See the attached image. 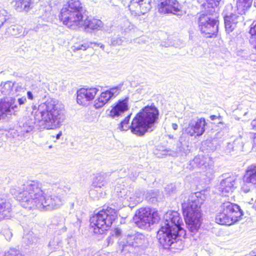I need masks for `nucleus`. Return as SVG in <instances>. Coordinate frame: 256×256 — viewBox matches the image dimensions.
I'll use <instances>...</instances> for the list:
<instances>
[{
  "instance_id": "50",
  "label": "nucleus",
  "mask_w": 256,
  "mask_h": 256,
  "mask_svg": "<svg viewBox=\"0 0 256 256\" xmlns=\"http://www.w3.org/2000/svg\"><path fill=\"white\" fill-rule=\"evenodd\" d=\"M172 128L174 130H176L178 129V124H175V123L172 124Z\"/></svg>"
},
{
  "instance_id": "52",
  "label": "nucleus",
  "mask_w": 256,
  "mask_h": 256,
  "mask_svg": "<svg viewBox=\"0 0 256 256\" xmlns=\"http://www.w3.org/2000/svg\"><path fill=\"white\" fill-rule=\"evenodd\" d=\"M253 142H254V146H256V133L254 134V136L253 138Z\"/></svg>"
},
{
  "instance_id": "22",
  "label": "nucleus",
  "mask_w": 256,
  "mask_h": 256,
  "mask_svg": "<svg viewBox=\"0 0 256 256\" xmlns=\"http://www.w3.org/2000/svg\"><path fill=\"white\" fill-rule=\"evenodd\" d=\"M243 20L242 14H240L238 13L237 14H231L230 16H226L224 17V24L227 32H232L236 28L237 24Z\"/></svg>"
},
{
  "instance_id": "35",
  "label": "nucleus",
  "mask_w": 256,
  "mask_h": 256,
  "mask_svg": "<svg viewBox=\"0 0 256 256\" xmlns=\"http://www.w3.org/2000/svg\"><path fill=\"white\" fill-rule=\"evenodd\" d=\"M92 44V42H86L81 44L75 45L72 48V50L74 52H76L80 50H86L90 46V45Z\"/></svg>"
},
{
  "instance_id": "54",
  "label": "nucleus",
  "mask_w": 256,
  "mask_h": 256,
  "mask_svg": "<svg viewBox=\"0 0 256 256\" xmlns=\"http://www.w3.org/2000/svg\"><path fill=\"white\" fill-rule=\"evenodd\" d=\"M62 135V134L61 132H60L59 134H58L57 135H56V138L57 140L59 139L60 136H61Z\"/></svg>"
},
{
  "instance_id": "26",
  "label": "nucleus",
  "mask_w": 256,
  "mask_h": 256,
  "mask_svg": "<svg viewBox=\"0 0 256 256\" xmlns=\"http://www.w3.org/2000/svg\"><path fill=\"white\" fill-rule=\"evenodd\" d=\"M108 184L106 176L104 174H98L96 176L92 181V186L94 188H102Z\"/></svg>"
},
{
  "instance_id": "3",
  "label": "nucleus",
  "mask_w": 256,
  "mask_h": 256,
  "mask_svg": "<svg viewBox=\"0 0 256 256\" xmlns=\"http://www.w3.org/2000/svg\"><path fill=\"white\" fill-rule=\"evenodd\" d=\"M182 224V219L177 212L168 211L164 215L157 238L164 248L174 245L185 236L186 231L181 227Z\"/></svg>"
},
{
  "instance_id": "25",
  "label": "nucleus",
  "mask_w": 256,
  "mask_h": 256,
  "mask_svg": "<svg viewBox=\"0 0 256 256\" xmlns=\"http://www.w3.org/2000/svg\"><path fill=\"white\" fill-rule=\"evenodd\" d=\"M11 204L6 200L0 198V220L10 216Z\"/></svg>"
},
{
  "instance_id": "8",
  "label": "nucleus",
  "mask_w": 256,
  "mask_h": 256,
  "mask_svg": "<svg viewBox=\"0 0 256 256\" xmlns=\"http://www.w3.org/2000/svg\"><path fill=\"white\" fill-rule=\"evenodd\" d=\"M242 215V211L238 206L226 202L220 206L216 221L220 224L230 226L238 221Z\"/></svg>"
},
{
  "instance_id": "45",
  "label": "nucleus",
  "mask_w": 256,
  "mask_h": 256,
  "mask_svg": "<svg viewBox=\"0 0 256 256\" xmlns=\"http://www.w3.org/2000/svg\"><path fill=\"white\" fill-rule=\"evenodd\" d=\"M97 190H91L90 192V194L92 196V198H99V196H93L95 193H96V192Z\"/></svg>"
},
{
  "instance_id": "13",
  "label": "nucleus",
  "mask_w": 256,
  "mask_h": 256,
  "mask_svg": "<svg viewBox=\"0 0 256 256\" xmlns=\"http://www.w3.org/2000/svg\"><path fill=\"white\" fill-rule=\"evenodd\" d=\"M151 8V0H130L128 8L134 16L144 15Z\"/></svg>"
},
{
  "instance_id": "28",
  "label": "nucleus",
  "mask_w": 256,
  "mask_h": 256,
  "mask_svg": "<svg viewBox=\"0 0 256 256\" xmlns=\"http://www.w3.org/2000/svg\"><path fill=\"white\" fill-rule=\"evenodd\" d=\"M40 2L43 4H41L42 6L44 8L42 9V10L45 11L44 14H43L42 16V18L46 22H48L50 20V16L51 14V1L52 0H40Z\"/></svg>"
},
{
  "instance_id": "58",
  "label": "nucleus",
  "mask_w": 256,
  "mask_h": 256,
  "mask_svg": "<svg viewBox=\"0 0 256 256\" xmlns=\"http://www.w3.org/2000/svg\"><path fill=\"white\" fill-rule=\"evenodd\" d=\"M254 4L255 5V6L256 7V2H254Z\"/></svg>"
},
{
  "instance_id": "17",
  "label": "nucleus",
  "mask_w": 256,
  "mask_h": 256,
  "mask_svg": "<svg viewBox=\"0 0 256 256\" xmlns=\"http://www.w3.org/2000/svg\"><path fill=\"white\" fill-rule=\"evenodd\" d=\"M121 88V86H118L102 92L94 100V106L95 108L98 109L104 106L111 98L118 95Z\"/></svg>"
},
{
  "instance_id": "30",
  "label": "nucleus",
  "mask_w": 256,
  "mask_h": 256,
  "mask_svg": "<svg viewBox=\"0 0 256 256\" xmlns=\"http://www.w3.org/2000/svg\"><path fill=\"white\" fill-rule=\"evenodd\" d=\"M124 199L130 202V207H134L136 204L139 203V200L137 199L134 192H128L124 195Z\"/></svg>"
},
{
  "instance_id": "38",
  "label": "nucleus",
  "mask_w": 256,
  "mask_h": 256,
  "mask_svg": "<svg viewBox=\"0 0 256 256\" xmlns=\"http://www.w3.org/2000/svg\"><path fill=\"white\" fill-rule=\"evenodd\" d=\"M240 140H241V138H240L239 139H237V140H234L232 142L228 143L226 150L228 152H230L232 150H234V145H236V143H238V142Z\"/></svg>"
},
{
  "instance_id": "5",
  "label": "nucleus",
  "mask_w": 256,
  "mask_h": 256,
  "mask_svg": "<svg viewBox=\"0 0 256 256\" xmlns=\"http://www.w3.org/2000/svg\"><path fill=\"white\" fill-rule=\"evenodd\" d=\"M158 111L154 106H145L132 120V132L138 136H142L146 132H152L158 119Z\"/></svg>"
},
{
  "instance_id": "20",
  "label": "nucleus",
  "mask_w": 256,
  "mask_h": 256,
  "mask_svg": "<svg viewBox=\"0 0 256 256\" xmlns=\"http://www.w3.org/2000/svg\"><path fill=\"white\" fill-rule=\"evenodd\" d=\"M78 22H80V24L74 26L72 29L75 30L78 28L84 27L86 30H101L104 26V24L100 20L87 18L84 16H82V20H80Z\"/></svg>"
},
{
  "instance_id": "44",
  "label": "nucleus",
  "mask_w": 256,
  "mask_h": 256,
  "mask_svg": "<svg viewBox=\"0 0 256 256\" xmlns=\"http://www.w3.org/2000/svg\"><path fill=\"white\" fill-rule=\"evenodd\" d=\"M139 173V172H132L131 178H132V180H134L138 176Z\"/></svg>"
},
{
  "instance_id": "42",
  "label": "nucleus",
  "mask_w": 256,
  "mask_h": 256,
  "mask_svg": "<svg viewBox=\"0 0 256 256\" xmlns=\"http://www.w3.org/2000/svg\"><path fill=\"white\" fill-rule=\"evenodd\" d=\"M122 42L123 41H122V39L120 38H114L112 40V44L113 46H119V45L122 44Z\"/></svg>"
},
{
  "instance_id": "43",
  "label": "nucleus",
  "mask_w": 256,
  "mask_h": 256,
  "mask_svg": "<svg viewBox=\"0 0 256 256\" xmlns=\"http://www.w3.org/2000/svg\"><path fill=\"white\" fill-rule=\"evenodd\" d=\"M26 101V98L22 97L18 99V102L20 105L24 104Z\"/></svg>"
},
{
  "instance_id": "18",
  "label": "nucleus",
  "mask_w": 256,
  "mask_h": 256,
  "mask_svg": "<svg viewBox=\"0 0 256 256\" xmlns=\"http://www.w3.org/2000/svg\"><path fill=\"white\" fill-rule=\"evenodd\" d=\"M158 11L161 14H177L180 11V6L176 0H158Z\"/></svg>"
},
{
  "instance_id": "16",
  "label": "nucleus",
  "mask_w": 256,
  "mask_h": 256,
  "mask_svg": "<svg viewBox=\"0 0 256 256\" xmlns=\"http://www.w3.org/2000/svg\"><path fill=\"white\" fill-rule=\"evenodd\" d=\"M14 103L15 100L11 97L0 100V120L8 118L17 112L18 108Z\"/></svg>"
},
{
  "instance_id": "51",
  "label": "nucleus",
  "mask_w": 256,
  "mask_h": 256,
  "mask_svg": "<svg viewBox=\"0 0 256 256\" xmlns=\"http://www.w3.org/2000/svg\"><path fill=\"white\" fill-rule=\"evenodd\" d=\"M38 240V238L36 236H34V238H32V240L31 241H30V242L32 244V243H34V242H36Z\"/></svg>"
},
{
  "instance_id": "15",
  "label": "nucleus",
  "mask_w": 256,
  "mask_h": 256,
  "mask_svg": "<svg viewBox=\"0 0 256 256\" xmlns=\"http://www.w3.org/2000/svg\"><path fill=\"white\" fill-rule=\"evenodd\" d=\"M206 122L204 118H195L192 119L185 128V132L190 136H200L205 131Z\"/></svg>"
},
{
  "instance_id": "32",
  "label": "nucleus",
  "mask_w": 256,
  "mask_h": 256,
  "mask_svg": "<svg viewBox=\"0 0 256 256\" xmlns=\"http://www.w3.org/2000/svg\"><path fill=\"white\" fill-rule=\"evenodd\" d=\"M131 114H128L120 124L119 128L120 130H127L129 128L131 130V124L129 125V121L131 116Z\"/></svg>"
},
{
  "instance_id": "29",
  "label": "nucleus",
  "mask_w": 256,
  "mask_h": 256,
  "mask_svg": "<svg viewBox=\"0 0 256 256\" xmlns=\"http://www.w3.org/2000/svg\"><path fill=\"white\" fill-rule=\"evenodd\" d=\"M76 100L77 102L82 106H87L90 102L84 92V88H82L78 90Z\"/></svg>"
},
{
  "instance_id": "9",
  "label": "nucleus",
  "mask_w": 256,
  "mask_h": 256,
  "mask_svg": "<svg viewBox=\"0 0 256 256\" xmlns=\"http://www.w3.org/2000/svg\"><path fill=\"white\" fill-rule=\"evenodd\" d=\"M148 244L146 238L142 234L132 232L127 234L124 238L118 242V250L122 252L128 250V247L145 248Z\"/></svg>"
},
{
  "instance_id": "55",
  "label": "nucleus",
  "mask_w": 256,
  "mask_h": 256,
  "mask_svg": "<svg viewBox=\"0 0 256 256\" xmlns=\"http://www.w3.org/2000/svg\"><path fill=\"white\" fill-rule=\"evenodd\" d=\"M120 230H116V234L117 235H118V234H120Z\"/></svg>"
},
{
  "instance_id": "33",
  "label": "nucleus",
  "mask_w": 256,
  "mask_h": 256,
  "mask_svg": "<svg viewBox=\"0 0 256 256\" xmlns=\"http://www.w3.org/2000/svg\"><path fill=\"white\" fill-rule=\"evenodd\" d=\"M0 233L3 234L8 240H10L12 236V234L7 225L2 226V229L0 230Z\"/></svg>"
},
{
  "instance_id": "36",
  "label": "nucleus",
  "mask_w": 256,
  "mask_h": 256,
  "mask_svg": "<svg viewBox=\"0 0 256 256\" xmlns=\"http://www.w3.org/2000/svg\"><path fill=\"white\" fill-rule=\"evenodd\" d=\"M121 28L124 32H127L134 28V26L128 20H124Z\"/></svg>"
},
{
  "instance_id": "2",
  "label": "nucleus",
  "mask_w": 256,
  "mask_h": 256,
  "mask_svg": "<svg viewBox=\"0 0 256 256\" xmlns=\"http://www.w3.org/2000/svg\"><path fill=\"white\" fill-rule=\"evenodd\" d=\"M22 207L28 210L38 208L41 210H52L60 208L64 202L66 190L58 188L46 198L42 190L41 184L38 181L30 180L10 190Z\"/></svg>"
},
{
  "instance_id": "49",
  "label": "nucleus",
  "mask_w": 256,
  "mask_h": 256,
  "mask_svg": "<svg viewBox=\"0 0 256 256\" xmlns=\"http://www.w3.org/2000/svg\"><path fill=\"white\" fill-rule=\"evenodd\" d=\"M250 124L252 128L256 130V118L252 120Z\"/></svg>"
},
{
  "instance_id": "34",
  "label": "nucleus",
  "mask_w": 256,
  "mask_h": 256,
  "mask_svg": "<svg viewBox=\"0 0 256 256\" xmlns=\"http://www.w3.org/2000/svg\"><path fill=\"white\" fill-rule=\"evenodd\" d=\"M98 90V89L96 88H84V92L86 94L87 96L89 98L90 101L92 100L94 98Z\"/></svg>"
},
{
  "instance_id": "23",
  "label": "nucleus",
  "mask_w": 256,
  "mask_h": 256,
  "mask_svg": "<svg viewBox=\"0 0 256 256\" xmlns=\"http://www.w3.org/2000/svg\"><path fill=\"white\" fill-rule=\"evenodd\" d=\"M128 109L127 100H119L111 110L110 116L114 118H118L122 116Z\"/></svg>"
},
{
  "instance_id": "41",
  "label": "nucleus",
  "mask_w": 256,
  "mask_h": 256,
  "mask_svg": "<svg viewBox=\"0 0 256 256\" xmlns=\"http://www.w3.org/2000/svg\"><path fill=\"white\" fill-rule=\"evenodd\" d=\"M134 194L137 199L139 200V202H140L143 198V196L144 194L143 192L140 190H136Z\"/></svg>"
},
{
  "instance_id": "47",
  "label": "nucleus",
  "mask_w": 256,
  "mask_h": 256,
  "mask_svg": "<svg viewBox=\"0 0 256 256\" xmlns=\"http://www.w3.org/2000/svg\"><path fill=\"white\" fill-rule=\"evenodd\" d=\"M252 26V28H250V32H256V22L255 24L254 22Z\"/></svg>"
},
{
  "instance_id": "48",
  "label": "nucleus",
  "mask_w": 256,
  "mask_h": 256,
  "mask_svg": "<svg viewBox=\"0 0 256 256\" xmlns=\"http://www.w3.org/2000/svg\"><path fill=\"white\" fill-rule=\"evenodd\" d=\"M166 190L168 191V192H170V190H171V192H172L174 190V186L171 184L170 185H168L167 188H166Z\"/></svg>"
},
{
  "instance_id": "4",
  "label": "nucleus",
  "mask_w": 256,
  "mask_h": 256,
  "mask_svg": "<svg viewBox=\"0 0 256 256\" xmlns=\"http://www.w3.org/2000/svg\"><path fill=\"white\" fill-rule=\"evenodd\" d=\"M200 192L190 195L186 202L182 204L183 214L187 228L190 232L195 234L202 223L200 206L203 200Z\"/></svg>"
},
{
  "instance_id": "19",
  "label": "nucleus",
  "mask_w": 256,
  "mask_h": 256,
  "mask_svg": "<svg viewBox=\"0 0 256 256\" xmlns=\"http://www.w3.org/2000/svg\"><path fill=\"white\" fill-rule=\"evenodd\" d=\"M23 90L22 84L8 81L2 82L0 85V96H18Z\"/></svg>"
},
{
  "instance_id": "10",
  "label": "nucleus",
  "mask_w": 256,
  "mask_h": 256,
  "mask_svg": "<svg viewBox=\"0 0 256 256\" xmlns=\"http://www.w3.org/2000/svg\"><path fill=\"white\" fill-rule=\"evenodd\" d=\"M198 28L202 35L206 38L216 36L218 31L217 21L210 14H201L198 20Z\"/></svg>"
},
{
  "instance_id": "21",
  "label": "nucleus",
  "mask_w": 256,
  "mask_h": 256,
  "mask_svg": "<svg viewBox=\"0 0 256 256\" xmlns=\"http://www.w3.org/2000/svg\"><path fill=\"white\" fill-rule=\"evenodd\" d=\"M236 178L234 176H228L220 180L218 186V190L225 196L232 193L234 189Z\"/></svg>"
},
{
  "instance_id": "1",
  "label": "nucleus",
  "mask_w": 256,
  "mask_h": 256,
  "mask_svg": "<svg viewBox=\"0 0 256 256\" xmlns=\"http://www.w3.org/2000/svg\"><path fill=\"white\" fill-rule=\"evenodd\" d=\"M32 110L34 119L26 116L20 123L17 130L21 138H26L31 134L36 122L38 123V129L54 130L60 128L66 118L64 105L52 98L48 99L38 106L32 105Z\"/></svg>"
},
{
  "instance_id": "6",
  "label": "nucleus",
  "mask_w": 256,
  "mask_h": 256,
  "mask_svg": "<svg viewBox=\"0 0 256 256\" xmlns=\"http://www.w3.org/2000/svg\"><path fill=\"white\" fill-rule=\"evenodd\" d=\"M82 7L79 0H70L62 8L60 16V20L68 28H72L82 20Z\"/></svg>"
},
{
  "instance_id": "27",
  "label": "nucleus",
  "mask_w": 256,
  "mask_h": 256,
  "mask_svg": "<svg viewBox=\"0 0 256 256\" xmlns=\"http://www.w3.org/2000/svg\"><path fill=\"white\" fill-rule=\"evenodd\" d=\"M252 0H236V8L238 14H244L252 4Z\"/></svg>"
},
{
  "instance_id": "39",
  "label": "nucleus",
  "mask_w": 256,
  "mask_h": 256,
  "mask_svg": "<svg viewBox=\"0 0 256 256\" xmlns=\"http://www.w3.org/2000/svg\"><path fill=\"white\" fill-rule=\"evenodd\" d=\"M251 36L250 38V43L251 46L256 49V32H250Z\"/></svg>"
},
{
  "instance_id": "7",
  "label": "nucleus",
  "mask_w": 256,
  "mask_h": 256,
  "mask_svg": "<svg viewBox=\"0 0 256 256\" xmlns=\"http://www.w3.org/2000/svg\"><path fill=\"white\" fill-rule=\"evenodd\" d=\"M116 212L112 208L102 210L90 218V226L95 234H102L110 227L116 218Z\"/></svg>"
},
{
  "instance_id": "31",
  "label": "nucleus",
  "mask_w": 256,
  "mask_h": 256,
  "mask_svg": "<svg viewBox=\"0 0 256 256\" xmlns=\"http://www.w3.org/2000/svg\"><path fill=\"white\" fill-rule=\"evenodd\" d=\"M22 28L18 25H13L9 27L6 30V32L12 36H17L22 33Z\"/></svg>"
},
{
  "instance_id": "40",
  "label": "nucleus",
  "mask_w": 256,
  "mask_h": 256,
  "mask_svg": "<svg viewBox=\"0 0 256 256\" xmlns=\"http://www.w3.org/2000/svg\"><path fill=\"white\" fill-rule=\"evenodd\" d=\"M208 7L214 8L218 6L221 0H206Z\"/></svg>"
},
{
  "instance_id": "14",
  "label": "nucleus",
  "mask_w": 256,
  "mask_h": 256,
  "mask_svg": "<svg viewBox=\"0 0 256 256\" xmlns=\"http://www.w3.org/2000/svg\"><path fill=\"white\" fill-rule=\"evenodd\" d=\"M241 190L244 193L250 191L253 186L256 188V164L248 166L242 178Z\"/></svg>"
},
{
  "instance_id": "56",
  "label": "nucleus",
  "mask_w": 256,
  "mask_h": 256,
  "mask_svg": "<svg viewBox=\"0 0 256 256\" xmlns=\"http://www.w3.org/2000/svg\"><path fill=\"white\" fill-rule=\"evenodd\" d=\"M49 148H52V145H50L49 146H48Z\"/></svg>"
},
{
  "instance_id": "11",
  "label": "nucleus",
  "mask_w": 256,
  "mask_h": 256,
  "mask_svg": "<svg viewBox=\"0 0 256 256\" xmlns=\"http://www.w3.org/2000/svg\"><path fill=\"white\" fill-rule=\"evenodd\" d=\"M160 219L158 213L152 212L149 208H140L138 214L134 218L136 226L144 230L148 229L150 225L158 222Z\"/></svg>"
},
{
  "instance_id": "37",
  "label": "nucleus",
  "mask_w": 256,
  "mask_h": 256,
  "mask_svg": "<svg viewBox=\"0 0 256 256\" xmlns=\"http://www.w3.org/2000/svg\"><path fill=\"white\" fill-rule=\"evenodd\" d=\"M4 256H22L20 252L16 249L10 248L6 254Z\"/></svg>"
},
{
  "instance_id": "24",
  "label": "nucleus",
  "mask_w": 256,
  "mask_h": 256,
  "mask_svg": "<svg viewBox=\"0 0 256 256\" xmlns=\"http://www.w3.org/2000/svg\"><path fill=\"white\" fill-rule=\"evenodd\" d=\"M34 0H14L12 4L14 8L18 12H28L32 8Z\"/></svg>"
},
{
  "instance_id": "12",
  "label": "nucleus",
  "mask_w": 256,
  "mask_h": 256,
  "mask_svg": "<svg viewBox=\"0 0 256 256\" xmlns=\"http://www.w3.org/2000/svg\"><path fill=\"white\" fill-rule=\"evenodd\" d=\"M190 165L193 168H200L203 174L208 178H212L214 172V162L209 157L200 155L196 156L190 162Z\"/></svg>"
},
{
  "instance_id": "46",
  "label": "nucleus",
  "mask_w": 256,
  "mask_h": 256,
  "mask_svg": "<svg viewBox=\"0 0 256 256\" xmlns=\"http://www.w3.org/2000/svg\"><path fill=\"white\" fill-rule=\"evenodd\" d=\"M27 96L28 98L30 100H33L34 98V96L33 94L30 91L27 92Z\"/></svg>"
},
{
  "instance_id": "53",
  "label": "nucleus",
  "mask_w": 256,
  "mask_h": 256,
  "mask_svg": "<svg viewBox=\"0 0 256 256\" xmlns=\"http://www.w3.org/2000/svg\"><path fill=\"white\" fill-rule=\"evenodd\" d=\"M217 118V116H214V115H212L210 116V118L211 120H216V118Z\"/></svg>"
},
{
  "instance_id": "57",
  "label": "nucleus",
  "mask_w": 256,
  "mask_h": 256,
  "mask_svg": "<svg viewBox=\"0 0 256 256\" xmlns=\"http://www.w3.org/2000/svg\"><path fill=\"white\" fill-rule=\"evenodd\" d=\"M104 47V46L103 45H102V46H100V48H103Z\"/></svg>"
}]
</instances>
